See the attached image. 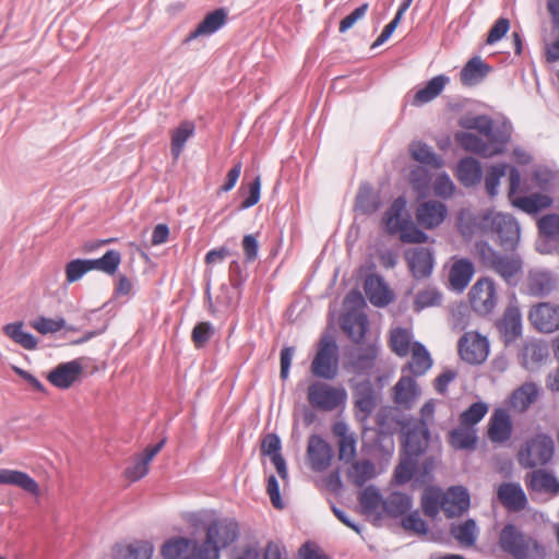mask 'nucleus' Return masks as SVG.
Listing matches in <instances>:
<instances>
[{
	"label": "nucleus",
	"mask_w": 559,
	"mask_h": 559,
	"mask_svg": "<svg viewBox=\"0 0 559 559\" xmlns=\"http://www.w3.org/2000/svg\"><path fill=\"white\" fill-rule=\"evenodd\" d=\"M433 193L440 198H451L455 191V186L449 175L439 173L432 179Z\"/></svg>",
	"instance_id": "58"
},
{
	"label": "nucleus",
	"mask_w": 559,
	"mask_h": 559,
	"mask_svg": "<svg viewBox=\"0 0 559 559\" xmlns=\"http://www.w3.org/2000/svg\"><path fill=\"white\" fill-rule=\"evenodd\" d=\"M468 508L469 493L463 486H453L443 492L441 510L448 518L459 516Z\"/></svg>",
	"instance_id": "16"
},
{
	"label": "nucleus",
	"mask_w": 559,
	"mask_h": 559,
	"mask_svg": "<svg viewBox=\"0 0 559 559\" xmlns=\"http://www.w3.org/2000/svg\"><path fill=\"white\" fill-rule=\"evenodd\" d=\"M428 444V428L425 423L417 424L405 432L404 453L416 457Z\"/></svg>",
	"instance_id": "27"
},
{
	"label": "nucleus",
	"mask_w": 559,
	"mask_h": 559,
	"mask_svg": "<svg viewBox=\"0 0 559 559\" xmlns=\"http://www.w3.org/2000/svg\"><path fill=\"white\" fill-rule=\"evenodd\" d=\"M555 452L551 437L537 433L527 439L518 452V462L525 468H533L547 464Z\"/></svg>",
	"instance_id": "6"
},
{
	"label": "nucleus",
	"mask_w": 559,
	"mask_h": 559,
	"mask_svg": "<svg viewBox=\"0 0 559 559\" xmlns=\"http://www.w3.org/2000/svg\"><path fill=\"white\" fill-rule=\"evenodd\" d=\"M226 22V13L223 9L207 14L198 27L188 36V40L200 36H209L218 31Z\"/></svg>",
	"instance_id": "38"
},
{
	"label": "nucleus",
	"mask_w": 559,
	"mask_h": 559,
	"mask_svg": "<svg viewBox=\"0 0 559 559\" xmlns=\"http://www.w3.org/2000/svg\"><path fill=\"white\" fill-rule=\"evenodd\" d=\"M354 399L357 416L361 419L367 418L377 404L376 394L371 384L369 382L359 383L355 390Z\"/></svg>",
	"instance_id": "31"
},
{
	"label": "nucleus",
	"mask_w": 559,
	"mask_h": 559,
	"mask_svg": "<svg viewBox=\"0 0 559 559\" xmlns=\"http://www.w3.org/2000/svg\"><path fill=\"white\" fill-rule=\"evenodd\" d=\"M447 217V205L437 200L420 202L415 210L417 226L428 230L438 228Z\"/></svg>",
	"instance_id": "13"
},
{
	"label": "nucleus",
	"mask_w": 559,
	"mask_h": 559,
	"mask_svg": "<svg viewBox=\"0 0 559 559\" xmlns=\"http://www.w3.org/2000/svg\"><path fill=\"white\" fill-rule=\"evenodd\" d=\"M448 82L449 79L445 75L432 78L423 88L415 93L412 104L419 106L431 102L443 91Z\"/></svg>",
	"instance_id": "39"
},
{
	"label": "nucleus",
	"mask_w": 559,
	"mask_h": 559,
	"mask_svg": "<svg viewBox=\"0 0 559 559\" xmlns=\"http://www.w3.org/2000/svg\"><path fill=\"white\" fill-rule=\"evenodd\" d=\"M281 440L276 435L270 433L264 437L261 444V452L271 459L276 472L282 479L283 485H286L288 472L286 462L280 453Z\"/></svg>",
	"instance_id": "25"
},
{
	"label": "nucleus",
	"mask_w": 559,
	"mask_h": 559,
	"mask_svg": "<svg viewBox=\"0 0 559 559\" xmlns=\"http://www.w3.org/2000/svg\"><path fill=\"white\" fill-rule=\"evenodd\" d=\"M459 354L467 364H483L489 355V342L475 331L466 332L459 341Z\"/></svg>",
	"instance_id": "11"
},
{
	"label": "nucleus",
	"mask_w": 559,
	"mask_h": 559,
	"mask_svg": "<svg viewBox=\"0 0 559 559\" xmlns=\"http://www.w3.org/2000/svg\"><path fill=\"white\" fill-rule=\"evenodd\" d=\"M166 442L163 439L159 443L147 447L141 455H138L134 461L126 468L124 476L131 480L136 481L143 478L150 469V463L154 456L162 450Z\"/></svg>",
	"instance_id": "21"
},
{
	"label": "nucleus",
	"mask_w": 559,
	"mask_h": 559,
	"mask_svg": "<svg viewBox=\"0 0 559 559\" xmlns=\"http://www.w3.org/2000/svg\"><path fill=\"white\" fill-rule=\"evenodd\" d=\"M497 496L506 508L513 511L524 509L527 502L522 487L515 483L501 484L497 489Z\"/></svg>",
	"instance_id": "26"
},
{
	"label": "nucleus",
	"mask_w": 559,
	"mask_h": 559,
	"mask_svg": "<svg viewBox=\"0 0 559 559\" xmlns=\"http://www.w3.org/2000/svg\"><path fill=\"white\" fill-rule=\"evenodd\" d=\"M409 353L412 354V357L403 368V372L407 370L414 376L425 374L432 366V359L429 352L423 344L414 342Z\"/></svg>",
	"instance_id": "29"
},
{
	"label": "nucleus",
	"mask_w": 559,
	"mask_h": 559,
	"mask_svg": "<svg viewBox=\"0 0 559 559\" xmlns=\"http://www.w3.org/2000/svg\"><path fill=\"white\" fill-rule=\"evenodd\" d=\"M499 545L502 550L509 552L516 559H545L547 555V549L543 544L523 534L511 524L502 528Z\"/></svg>",
	"instance_id": "4"
},
{
	"label": "nucleus",
	"mask_w": 559,
	"mask_h": 559,
	"mask_svg": "<svg viewBox=\"0 0 559 559\" xmlns=\"http://www.w3.org/2000/svg\"><path fill=\"white\" fill-rule=\"evenodd\" d=\"M347 476L353 484L362 486L376 476V468L369 461H357L348 468Z\"/></svg>",
	"instance_id": "47"
},
{
	"label": "nucleus",
	"mask_w": 559,
	"mask_h": 559,
	"mask_svg": "<svg viewBox=\"0 0 559 559\" xmlns=\"http://www.w3.org/2000/svg\"><path fill=\"white\" fill-rule=\"evenodd\" d=\"M456 176L465 187L476 186L481 179V167L479 162L473 157L463 158L456 167Z\"/></svg>",
	"instance_id": "37"
},
{
	"label": "nucleus",
	"mask_w": 559,
	"mask_h": 559,
	"mask_svg": "<svg viewBox=\"0 0 559 559\" xmlns=\"http://www.w3.org/2000/svg\"><path fill=\"white\" fill-rule=\"evenodd\" d=\"M411 507L412 500L408 496L401 492H393L385 499V515H402L407 512Z\"/></svg>",
	"instance_id": "51"
},
{
	"label": "nucleus",
	"mask_w": 559,
	"mask_h": 559,
	"mask_svg": "<svg viewBox=\"0 0 559 559\" xmlns=\"http://www.w3.org/2000/svg\"><path fill=\"white\" fill-rule=\"evenodd\" d=\"M450 443L456 449H472L476 443V430L461 425L451 432Z\"/></svg>",
	"instance_id": "49"
},
{
	"label": "nucleus",
	"mask_w": 559,
	"mask_h": 559,
	"mask_svg": "<svg viewBox=\"0 0 559 559\" xmlns=\"http://www.w3.org/2000/svg\"><path fill=\"white\" fill-rule=\"evenodd\" d=\"M88 271H92L90 260H73L66 266L67 281L69 283L76 282Z\"/></svg>",
	"instance_id": "59"
},
{
	"label": "nucleus",
	"mask_w": 559,
	"mask_h": 559,
	"mask_svg": "<svg viewBox=\"0 0 559 559\" xmlns=\"http://www.w3.org/2000/svg\"><path fill=\"white\" fill-rule=\"evenodd\" d=\"M415 465L416 457L404 453L395 468L394 477L396 483H407L414 475Z\"/></svg>",
	"instance_id": "57"
},
{
	"label": "nucleus",
	"mask_w": 559,
	"mask_h": 559,
	"mask_svg": "<svg viewBox=\"0 0 559 559\" xmlns=\"http://www.w3.org/2000/svg\"><path fill=\"white\" fill-rule=\"evenodd\" d=\"M154 546L150 542H141L124 547L119 555V559H152Z\"/></svg>",
	"instance_id": "54"
},
{
	"label": "nucleus",
	"mask_w": 559,
	"mask_h": 559,
	"mask_svg": "<svg viewBox=\"0 0 559 559\" xmlns=\"http://www.w3.org/2000/svg\"><path fill=\"white\" fill-rule=\"evenodd\" d=\"M521 185V175L518 169L510 170L509 200L514 207L525 213L534 214L551 204V198L546 193H532L530 195H518Z\"/></svg>",
	"instance_id": "8"
},
{
	"label": "nucleus",
	"mask_w": 559,
	"mask_h": 559,
	"mask_svg": "<svg viewBox=\"0 0 559 559\" xmlns=\"http://www.w3.org/2000/svg\"><path fill=\"white\" fill-rule=\"evenodd\" d=\"M464 130L456 132L455 141L465 151L492 157L503 152L507 138L498 134L487 116L466 115L459 121Z\"/></svg>",
	"instance_id": "1"
},
{
	"label": "nucleus",
	"mask_w": 559,
	"mask_h": 559,
	"mask_svg": "<svg viewBox=\"0 0 559 559\" xmlns=\"http://www.w3.org/2000/svg\"><path fill=\"white\" fill-rule=\"evenodd\" d=\"M200 540L175 536L164 542L160 555L164 559H197Z\"/></svg>",
	"instance_id": "15"
},
{
	"label": "nucleus",
	"mask_w": 559,
	"mask_h": 559,
	"mask_svg": "<svg viewBox=\"0 0 559 559\" xmlns=\"http://www.w3.org/2000/svg\"><path fill=\"white\" fill-rule=\"evenodd\" d=\"M120 262L121 254L116 250H108L102 258L90 260L92 270H98L109 275L115 274Z\"/></svg>",
	"instance_id": "50"
},
{
	"label": "nucleus",
	"mask_w": 559,
	"mask_h": 559,
	"mask_svg": "<svg viewBox=\"0 0 559 559\" xmlns=\"http://www.w3.org/2000/svg\"><path fill=\"white\" fill-rule=\"evenodd\" d=\"M532 325L543 333L559 330V305L544 301L534 305L528 312Z\"/></svg>",
	"instance_id": "12"
},
{
	"label": "nucleus",
	"mask_w": 559,
	"mask_h": 559,
	"mask_svg": "<svg viewBox=\"0 0 559 559\" xmlns=\"http://www.w3.org/2000/svg\"><path fill=\"white\" fill-rule=\"evenodd\" d=\"M530 486L533 490L557 493L559 480L556 476L545 471H535L531 474Z\"/></svg>",
	"instance_id": "45"
},
{
	"label": "nucleus",
	"mask_w": 559,
	"mask_h": 559,
	"mask_svg": "<svg viewBox=\"0 0 559 559\" xmlns=\"http://www.w3.org/2000/svg\"><path fill=\"white\" fill-rule=\"evenodd\" d=\"M500 332L507 344L520 336L522 332V321L521 312L518 307H508L500 323Z\"/></svg>",
	"instance_id": "33"
},
{
	"label": "nucleus",
	"mask_w": 559,
	"mask_h": 559,
	"mask_svg": "<svg viewBox=\"0 0 559 559\" xmlns=\"http://www.w3.org/2000/svg\"><path fill=\"white\" fill-rule=\"evenodd\" d=\"M342 326L355 342H358L365 335L367 318L364 313H344Z\"/></svg>",
	"instance_id": "43"
},
{
	"label": "nucleus",
	"mask_w": 559,
	"mask_h": 559,
	"mask_svg": "<svg viewBox=\"0 0 559 559\" xmlns=\"http://www.w3.org/2000/svg\"><path fill=\"white\" fill-rule=\"evenodd\" d=\"M404 530L421 535L427 533V526L425 521L420 518L418 512L408 514L402 521Z\"/></svg>",
	"instance_id": "63"
},
{
	"label": "nucleus",
	"mask_w": 559,
	"mask_h": 559,
	"mask_svg": "<svg viewBox=\"0 0 559 559\" xmlns=\"http://www.w3.org/2000/svg\"><path fill=\"white\" fill-rule=\"evenodd\" d=\"M515 169L508 164H492L486 168L485 189L490 197L499 193L501 179L508 175V190L510 189V170Z\"/></svg>",
	"instance_id": "34"
},
{
	"label": "nucleus",
	"mask_w": 559,
	"mask_h": 559,
	"mask_svg": "<svg viewBox=\"0 0 559 559\" xmlns=\"http://www.w3.org/2000/svg\"><path fill=\"white\" fill-rule=\"evenodd\" d=\"M488 412V405L483 402L472 404L462 413L460 421L462 426L473 427L479 423Z\"/></svg>",
	"instance_id": "56"
},
{
	"label": "nucleus",
	"mask_w": 559,
	"mask_h": 559,
	"mask_svg": "<svg viewBox=\"0 0 559 559\" xmlns=\"http://www.w3.org/2000/svg\"><path fill=\"white\" fill-rule=\"evenodd\" d=\"M474 265L467 259H454L449 270V285L451 289L462 293L474 275Z\"/></svg>",
	"instance_id": "23"
},
{
	"label": "nucleus",
	"mask_w": 559,
	"mask_h": 559,
	"mask_svg": "<svg viewBox=\"0 0 559 559\" xmlns=\"http://www.w3.org/2000/svg\"><path fill=\"white\" fill-rule=\"evenodd\" d=\"M83 371V359H74L58 365L48 374V380L59 389L70 388Z\"/></svg>",
	"instance_id": "19"
},
{
	"label": "nucleus",
	"mask_w": 559,
	"mask_h": 559,
	"mask_svg": "<svg viewBox=\"0 0 559 559\" xmlns=\"http://www.w3.org/2000/svg\"><path fill=\"white\" fill-rule=\"evenodd\" d=\"M443 491L439 488H428L425 490L421 504L424 512L431 518H436L441 510Z\"/></svg>",
	"instance_id": "52"
},
{
	"label": "nucleus",
	"mask_w": 559,
	"mask_h": 559,
	"mask_svg": "<svg viewBox=\"0 0 559 559\" xmlns=\"http://www.w3.org/2000/svg\"><path fill=\"white\" fill-rule=\"evenodd\" d=\"M508 284H515L522 271V261L516 255H498L490 267Z\"/></svg>",
	"instance_id": "28"
},
{
	"label": "nucleus",
	"mask_w": 559,
	"mask_h": 559,
	"mask_svg": "<svg viewBox=\"0 0 559 559\" xmlns=\"http://www.w3.org/2000/svg\"><path fill=\"white\" fill-rule=\"evenodd\" d=\"M412 333L407 329L394 328L390 334L391 349L400 357H405L412 350Z\"/></svg>",
	"instance_id": "46"
},
{
	"label": "nucleus",
	"mask_w": 559,
	"mask_h": 559,
	"mask_svg": "<svg viewBox=\"0 0 559 559\" xmlns=\"http://www.w3.org/2000/svg\"><path fill=\"white\" fill-rule=\"evenodd\" d=\"M451 534L460 544L472 546L476 540L478 528L474 520H467L461 524L453 525Z\"/></svg>",
	"instance_id": "48"
},
{
	"label": "nucleus",
	"mask_w": 559,
	"mask_h": 559,
	"mask_svg": "<svg viewBox=\"0 0 559 559\" xmlns=\"http://www.w3.org/2000/svg\"><path fill=\"white\" fill-rule=\"evenodd\" d=\"M359 503L361 512L370 521L378 522L385 516V499L373 486H369L360 491Z\"/></svg>",
	"instance_id": "18"
},
{
	"label": "nucleus",
	"mask_w": 559,
	"mask_h": 559,
	"mask_svg": "<svg viewBox=\"0 0 559 559\" xmlns=\"http://www.w3.org/2000/svg\"><path fill=\"white\" fill-rule=\"evenodd\" d=\"M538 228L543 236L548 238L559 237V216L550 214L542 217L538 222Z\"/></svg>",
	"instance_id": "61"
},
{
	"label": "nucleus",
	"mask_w": 559,
	"mask_h": 559,
	"mask_svg": "<svg viewBox=\"0 0 559 559\" xmlns=\"http://www.w3.org/2000/svg\"><path fill=\"white\" fill-rule=\"evenodd\" d=\"M409 153L416 162L423 165L432 168H441L443 166L442 158L436 155L432 148L425 143L413 142L409 145Z\"/></svg>",
	"instance_id": "42"
},
{
	"label": "nucleus",
	"mask_w": 559,
	"mask_h": 559,
	"mask_svg": "<svg viewBox=\"0 0 559 559\" xmlns=\"http://www.w3.org/2000/svg\"><path fill=\"white\" fill-rule=\"evenodd\" d=\"M356 206L362 213H372L379 207V198L370 187L362 186L357 195Z\"/></svg>",
	"instance_id": "55"
},
{
	"label": "nucleus",
	"mask_w": 559,
	"mask_h": 559,
	"mask_svg": "<svg viewBox=\"0 0 559 559\" xmlns=\"http://www.w3.org/2000/svg\"><path fill=\"white\" fill-rule=\"evenodd\" d=\"M548 357V347L544 343L530 342L521 353V361L525 369L534 370Z\"/></svg>",
	"instance_id": "36"
},
{
	"label": "nucleus",
	"mask_w": 559,
	"mask_h": 559,
	"mask_svg": "<svg viewBox=\"0 0 559 559\" xmlns=\"http://www.w3.org/2000/svg\"><path fill=\"white\" fill-rule=\"evenodd\" d=\"M347 391L342 385L316 381L308 386L307 400L312 408L319 412H335L345 408Z\"/></svg>",
	"instance_id": "5"
},
{
	"label": "nucleus",
	"mask_w": 559,
	"mask_h": 559,
	"mask_svg": "<svg viewBox=\"0 0 559 559\" xmlns=\"http://www.w3.org/2000/svg\"><path fill=\"white\" fill-rule=\"evenodd\" d=\"M194 133V124L190 121H183L177 129L171 133V145L170 151L175 159H177L182 153L187 141Z\"/></svg>",
	"instance_id": "44"
},
{
	"label": "nucleus",
	"mask_w": 559,
	"mask_h": 559,
	"mask_svg": "<svg viewBox=\"0 0 559 559\" xmlns=\"http://www.w3.org/2000/svg\"><path fill=\"white\" fill-rule=\"evenodd\" d=\"M472 308L480 313L488 314L497 306L498 296L495 282L488 277L478 278L468 293Z\"/></svg>",
	"instance_id": "10"
},
{
	"label": "nucleus",
	"mask_w": 559,
	"mask_h": 559,
	"mask_svg": "<svg viewBox=\"0 0 559 559\" xmlns=\"http://www.w3.org/2000/svg\"><path fill=\"white\" fill-rule=\"evenodd\" d=\"M539 396V388L534 382H525L513 390L508 399V406L519 413L525 412Z\"/></svg>",
	"instance_id": "22"
},
{
	"label": "nucleus",
	"mask_w": 559,
	"mask_h": 559,
	"mask_svg": "<svg viewBox=\"0 0 559 559\" xmlns=\"http://www.w3.org/2000/svg\"><path fill=\"white\" fill-rule=\"evenodd\" d=\"M336 350V344L331 337H322L317 355L311 364V372L322 379H334L337 374Z\"/></svg>",
	"instance_id": "9"
},
{
	"label": "nucleus",
	"mask_w": 559,
	"mask_h": 559,
	"mask_svg": "<svg viewBox=\"0 0 559 559\" xmlns=\"http://www.w3.org/2000/svg\"><path fill=\"white\" fill-rule=\"evenodd\" d=\"M409 181L419 194L426 195L429 187L427 170L423 166L415 167L409 174Z\"/></svg>",
	"instance_id": "60"
},
{
	"label": "nucleus",
	"mask_w": 559,
	"mask_h": 559,
	"mask_svg": "<svg viewBox=\"0 0 559 559\" xmlns=\"http://www.w3.org/2000/svg\"><path fill=\"white\" fill-rule=\"evenodd\" d=\"M441 295L435 288H425L419 292L415 299L416 310H421L426 307L439 305Z\"/></svg>",
	"instance_id": "62"
},
{
	"label": "nucleus",
	"mask_w": 559,
	"mask_h": 559,
	"mask_svg": "<svg viewBox=\"0 0 559 559\" xmlns=\"http://www.w3.org/2000/svg\"><path fill=\"white\" fill-rule=\"evenodd\" d=\"M66 321L61 317L47 318L37 317L29 321V326L36 330L40 334H52L64 328Z\"/></svg>",
	"instance_id": "53"
},
{
	"label": "nucleus",
	"mask_w": 559,
	"mask_h": 559,
	"mask_svg": "<svg viewBox=\"0 0 559 559\" xmlns=\"http://www.w3.org/2000/svg\"><path fill=\"white\" fill-rule=\"evenodd\" d=\"M239 525L235 519L217 518L205 525V537L200 540L197 559H219L221 550L229 547L239 537Z\"/></svg>",
	"instance_id": "2"
},
{
	"label": "nucleus",
	"mask_w": 559,
	"mask_h": 559,
	"mask_svg": "<svg viewBox=\"0 0 559 559\" xmlns=\"http://www.w3.org/2000/svg\"><path fill=\"white\" fill-rule=\"evenodd\" d=\"M4 334L14 343L27 350H34L37 347V338L24 330L23 322H12L3 326Z\"/></svg>",
	"instance_id": "41"
},
{
	"label": "nucleus",
	"mask_w": 559,
	"mask_h": 559,
	"mask_svg": "<svg viewBox=\"0 0 559 559\" xmlns=\"http://www.w3.org/2000/svg\"><path fill=\"white\" fill-rule=\"evenodd\" d=\"M557 277L547 270L535 267L527 272L523 282L526 294L543 297L550 294L557 287Z\"/></svg>",
	"instance_id": "14"
},
{
	"label": "nucleus",
	"mask_w": 559,
	"mask_h": 559,
	"mask_svg": "<svg viewBox=\"0 0 559 559\" xmlns=\"http://www.w3.org/2000/svg\"><path fill=\"white\" fill-rule=\"evenodd\" d=\"M394 402L399 405L409 407L418 397L419 390L415 380L403 374L393 388Z\"/></svg>",
	"instance_id": "32"
},
{
	"label": "nucleus",
	"mask_w": 559,
	"mask_h": 559,
	"mask_svg": "<svg viewBox=\"0 0 559 559\" xmlns=\"http://www.w3.org/2000/svg\"><path fill=\"white\" fill-rule=\"evenodd\" d=\"M512 424L504 411H497L490 418L488 436L493 442H504L511 437Z\"/></svg>",
	"instance_id": "35"
},
{
	"label": "nucleus",
	"mask_w": 559,
	"mask_h": 559,
	"mask_svg": "<svg viewBox=\"0 0 559 559\" xmlns=\"http://www.w3.org/2000/svg\"><path fill=\"white\" fill-rule=\"evenodd\" d=\"M409 270L415 277L428 276L433 267V253L429 248H413L405 252Z\"/></svg>",
	"instance_id": "20"
},
{
	"label": "nucleus",
	"mask_w": 559,
	"mask_h": 559,
	"mask_svg": "<svg viewBox=\"0 0 559 559\" xmlns=\"http://www.w3.org/2000/svg\"><path fill=\"white\" fill-rule=\"evenodd\" d=\"M489 69L479 57L472 58L463 67L460 76L463 85L478 84L488 73Z\"/></svg>",
	"instance_id": "40"
},
{
	"label": "nucleus",
	"mask_w": 559,
	"mask_h": 559,
	"mask_svg": "<svg viewBox=\"0 0 559 559\" xmlns=\"http://www.w3.org/2000/svg\"><path fill=\"white\" fill-rule=\"evenodd\" d=\"M474 253L481 260V262L491 267L496 259L498 258V253L485 241H477L475 243Z\"/></svg>",
	"instance_id": "64"
},
{
	"label": "nucleus",
	"mask_w": 559,
	"mask_h": 559,
	"mask_svg": "<svg viewBox=\"0 0 559 559\" xmlns=\"http://www.w3.org/2000/svg\"><path fill=\"white\" fill-rule=\"evenodd\" d=\"M365 292L370 302L377 307H384L393 299L392 292L380 277L374 275L367 277Z\"/></svg>",
	"instance_id": "30"
},
{
	"label": "nucleus",
	"mask_w": 559,
	"mask_h": 559,
	"mask_svg": "<svg viewBox=\"0 0 559 559\" xmlns=\"http://www.w3.org/2000/svg\"><path fill=\"white\" fill-rule=\"evenodd\" d=\"M0 485L15 486L35 497L40 496L38 483L28 474L19 469L0 468Z\"/></svg>",
	"instance_id": "24"
},
{
	"label": "nucleus",
	"mask_w": 559,
	"mask_h": 559,
	"mask_svg": "<svg viewBox=\"0 0 559 559\" xmlns=\"http://www.w3.org/2000/svg\"><path fill=\"white\" fill-rule=\"evenodd\" d=\"M383 223L386 230L390 234H399L403 242L425 243L429 239V236L411 221L404 198L393 201L384 214Z\"/></svg>",
	"instance_id": "3"
},
{
	"label": "nucleus",
	"mask_w": 559,
	"mask_h": 559,
	"mask_svg": "<svg viewBox=\"0 0 559 559\" xmlns=\"http://www.w3.org/2000/svg\"><path fill=\"white\" fill-rule=\"evenodd\" d=\"M478 224L483 229L496 233L499 237L500 245L507 249L514 248L519 242V224L509 214L493 211L487 212L479 217Z\"/></svg>",
	"instance_id": "7"
},
{
	"label": "nucleus",
	"mask_w": 559,
	"mask_h": 559,
	"mask_svg": "<svg viewBox=\"0 0 559 559\" xmlns=\"http://www.w3.org/2000/svg\"><path fill=\"white\" fill-rule=\"evenodd\" d=\"M307 456L310 467L321 472L331 464L332 449L320 436L312 435L308 441Z\"/></svg>",
	"instance_id": "17"
}]
</instances>
